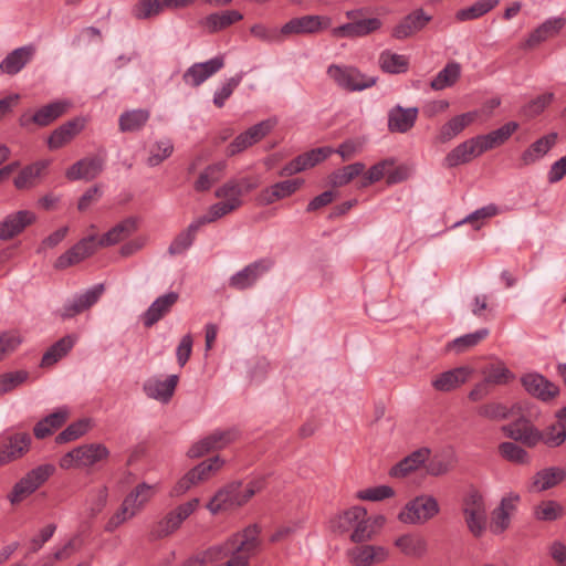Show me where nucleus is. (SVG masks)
Returning a JSON list of instances; mask_svg holds the SVG:
<instances>
[{
  "mask_svg": "<svg viewBox=\"0 0 566 566\" xmlns=\"http://www.w3.org/2000/svg\"><path fill=\"white\" fill-rule=\"evenodd\" d=\"M259 535V526L249 525L223 543L188 559L182 566H249L250 558L255 555L261 544Z\"/></svg>",
  "mask_w": 566,
  "mask_h": 566,
  "instance_id": "f257e3e1",
  "label": "nucleus"
},
{
  "mask_svg": "<svg viewBox=\"0 0 566 566\" xmlns=\"http://www.w3.org/2000/svg\"><path fill=\"white\" fill-rule=\"evenodd\" d=\"M386 518L376 516L367 517V511L363 506H353L345 510L329 520V528L337 534H345L352 531L350 539L354 543H361L371 536L384 525Z\"/></svg>",
  "mask_w": 566,
  "mask_h": 566,
  "instance_id": "f03ea898",
  "label": "nucleus"
},
{
  "mask_svg": "<svg viewBox=\"0 0 566 566\" xmlns=\"http://www.w3.org/2000/svg\"><path fill=\"white\" fill-rule=\"evenodd\" d=\"M263 486L261 480L252 481L244 488L241 482H232L219 490L207 504V509L217 514L245 504Z\"/></svg>",
  "mask_w": 566,
  "mask_h": 566,
  "instance_id": "7ed1b4c3",
  "label": "nucleus"
},
{
  "mask_svg": "<svg viewBox=\"0 0 566 566\" xmlns=\"http://www.w3.org/2000/svg\"><path fill=\"white\" fill-rule=\"evenodd\" d=\"M440 512V506L433 495L420 494L408 501L398 514V520L405 524L423 525Z\"/></svg>",
  "mask_w": 566,
  "mask_h": 566,
  "instance_id": "20e7f679",
  "label": "nucleus"
},
{
  "mask_svg": "<svg viewBox=\"0 0 566 566\" xmlns=\"http://www.w3.org/2000/svg\"><path fill=\"white\" fill-rule=\"evenodd\" d=\"M108 457L109 450L102 443L83 444L64 454L60 460V467L62 469L92 467Z\"/></svg>",
  "mask_w": 566,
  "mask_h": 566,
  "instance_id": "39448f33",
  "label": "nucleus"
},
{
  "mask_svg": "<svg viewBox=\"0 0 566 566\" xmlns=\"http://www.w3.org/2000/svg\"><path fill=\"white\" fill-rule=\"evenodd\" d=\"M327 74L339 87L350 92L363 91L371 87L376 83L375 76L365 75L353 66L332 64L327 69Z\"/></svg>",
  "mask_w": 566,
  "mask_h": 566,
  "instance_id": "423d86ee",
  "label": "nucleus"
},
{
  "mask_svg": "<svg viewBox=\"0 0 566 566\" xmlns=\"http://www.w3.org/2000/svg\"><path fill=\"white\" fill-rule=\"evenodd\" d=\"M198 504L199 500L192 499L170 511L164 518L153 526L150 531V538L160 539L172 534L179 528L181 523L195 512Z\"/></svg>",
  "mask_w": 566,
  "mask_h": 566,
  "instance_id": "0eeeda50",
  "label": "nucleus"
},
{
  "mask_svg": "<svg viewBox=\"0 0 566 566\" xmlns=\"http://www.w3.org/2000/svg\"><path fill=\"white\" fill-rule=\"evenodd\" d=\"M54 472V467L51 464H42L31 470L17 482L9 494V501L17 504L32 494L40 485H42Z\"/></svg>",
  "mask_w": 566,
  "mask_h": 566,
  "instance_id": "6e6552de",
  "label": "nucleus"
},
{
  "mask_svg": "<svg viewBox=\"0 0 566 566\" xmlns=\"http://www.w3.org/2000/svg\"><path fill=\"white\" fill-rule=\"evenodd\" d=\"M104 291V284L99 283L91 286L82 293L75 294L63 304V306L57 311V315L62 319H69L90 310L98 302Z\"/></svg>",
  "mask_w": 566,
  "mask_h": 566,
  "instance_id": "1a4fd4ad",
  "label": "nucleus"
},
{
  "mask_svg": "<svg viewBox=\"0 0 566 566\" xmlns=\"http://www.w3.org/2000/svg\"><path fill=\"white\" fill-rule=\"evenodd\" d=\"M274 262L271 259H260L234 273L229 279V286L238 291H244L255 285V283L269 272Z\"/></svg>",
  "mask_w": 566,
  "mask_h": 566,
  "instance_id": "9d476101",
  "label": "nucleus"
},
{
  "mask_svg": "<svg viewBox=\"0 0 566 566\" xmlns=\"http://www.w3.org/2000/svg\"><path fill=\"white\" fill-rule=\"evenodd\" d=\"M239 436L237 429L216 430L190 447L187 454L189 458H200L206 453L226 448L235 441Z\"/></svg>",
  "mask_w": 566,
  "mask_h": 566,
  "instance_id": "9b49d317",
  "label": "nucleus"
},
{
  "mask_svg": "<svg viewBox=\"0 0 566 566\" xmlns=\"http://www.w3.org/2000/svg\"><path fill=\"white\" fill-rule=\"evenodd\" d=\"M332 25V19L326 15H303L293 18L282 25L284 36L300 34H315Z\"/></svg>",
  "mask_w": 566,
  "mask_h": 566,
  "instance_id": "f8f14e48",
  "label": "nucleus"
},
{
  "mask_svg": "<svg viewBox=\"0 0 566 566\" xmlns=\"http://www.w3.org/2000/svg\"><path fill=\"white\" fill-rule=\"evenodd\" d=\"M501 431L506 438L521 442L527 448L536 447L542 439V431L524 417L503 426Z\"/></svg>",
  "mask_w": 566,
  "mask_h": 566,
  "instance_id": "ddd939ff",
  "label": "nucleus"
},
{
  "mask_svg": "<svg viewBox=\"0 0 566 566\" xmlns=\"http://www.w3.org/2000/svg\"><path fill=\"white\" fill-rule=\"evenodd\" d=\"M274 125L275 122L272 119H265L253 125L234 138V140L227 148V155L234 156L260 142L272 130Z\"/></svg>",
  "mask_w": 566,
  "mask_h": 566,
  "instance_id": "4468645a",
  "label": "nucleus"
},
{
  "mask_svg": "<svg viewBox=\"0 0 566 566\" xmlns=\"http://www.w3.org/2000/svg\"><path fill=\"white\" fill-rule=\"evenodd\" d=\"M30 444L31 436L27 432H17L4 438L0 443V465L22 458L29 451Z\"/></svg>",
  "mask_w": 566,
  "mask_h": 566,
  "instance_id": "2eb2a0df",
  "label": "nucleus"
},
{
  "mask_svg": "<svg viewBox=\"0 0 566 566\" xmlns=\"http://www.w3.org/2000/svg\"><path fill=\"white\" fill-rule=\"evenodd\" d=\"M95 240V235H90L80 240L76 244H74L71 249H69L56 259L54 268L57 270H64L69 266L80 263L84 259L92 255L96 249Z\"/></svg>",
  "mask_w": 566,
  "mask_h": 566,
  "instance_id": "dca6fc26",
  "label": "nucleus"
},
{
  "mask_svg": "<svg viewBox=\"0 0 566 566\" xmlns=\"http://www.w3.org/2000/svg\"><path fill=\"white\" fill-rule=\"evenodd\" d=\"M223 66L224 57L222 55H218L209 61L195 63L184 73L182 78L186 84L197 87L210 76L219 72Z\"/></svg>",
  "mask_w": 566,
  "mask_h": 566,
  "instance_id": "f3484780",
  "label": "nucleus"
},
{
  "mask_svg": "<svg viewBox=\"0 0 566 566\" xmlns=\"http://www.w3.org/2000/svg\"><path fill=\"white\" fill-rule=\"evenodd\" d=\"M483 148L479 137L467 139L454 147L443 159V165L447 168H453L462 164L470 163L473 158L482 155Z\"/></svg>",
  "mask_w": 566,
  "mask_h": 566,
  "instance_id": "a211bd4d",
  "label": "nucleus"
},
{
  "mask_svg": "<svg viewBox=\"0 0 566 566\" xmlns=\"http://www.w3.org/2000/svg\"><path fill=\"white\" fill-rule=\"evenodd\" d=\"M431 20L432 17L427 14L422 9L413 10L400 20L394 28L391 35L399 40L410 38L423 30Z\"/></svg>",
  "mask_w": 566,
  "mask_h": 566,
  "instance_id": "6ab92c4d",
  "label": "nucleus"
},
{
  "mask_svg": "<svg viewBox=\"0 0 566 566\" xmlns=\"http://www.w3.org/2000/svg\"><path fill=\"white\" fill-rule=\"evenodd\" d=\"M178 380L177 375H170L165 380L158 377H150L144 382L143 390L148 398L167 403L174 396Z\"/></svg>",
  "mask_w": 566,
  "mask_h": 566,
  "instance_id": "aec40b11",
  "label": "nucleus"
},
{
  "mask_svg": "<svg viewBox=\"0 0 566 566\" xmlns=\"http://www.w3.org/2000/svg\"><path fill=\"white\" fill-rule=\"evenodd\" d=\"M473 370L470 367L461 366L439 374L432 379L431 385L437 391L448 392L465 384Z\"/></svg>",
  "mask_w": 566,
  "mask_h": 566,
  "instance_id": "412c9836",
  "label": "nucleus"
},
{
  "mask_svg": "<svg viewBox=\"0 0 566 566\" xmlns=\"http://www.w3.org/2000/svg\"><path fill=\"white\" fill-rule=\"evenodd\" d=\"M70 103L66 101H56L39 108L31 117L23 115L20 118L21 126H27L29 123H34L39 126H48L56 118L66 113Z\"/></svg>",
  "mask_w": 566,
  "mask_h": 566,
  "instance_id": "4be33fe9",
  "label": "nucleus"
},
{
  "mask_svg": "<svg viewBox=\"0 0 566 566\" xmlns=\"http://www.w3.org/2000/svg\"><path fill=\"white\" fill-rule=\"evenodd\" d=\"M521 381L528 394L543 401L554 398L559 391L556 385L539 374H526L522 377Z\"/></svg>",
  "mask_w": 566,
  "mask_h": 566,
  "instance_id": "5701e85b",
  "label": "nucleus"
},
{
  "mask_svg": "<svg viewBox=\"0 0 566 566\" xmlns=\"http://www.w3.org/2000/svg\"><path fill=\"white\" fill-rule=\"evenodd\" d=\"M35 220V214L29 210H21L11 213L0 222V239L10 240L21 233Z\"/></svg>",
  "mask_w": 566,
  "mask_h": 566,
  "instance_id": "b1692460",
  "label": "nucleus"
},
{
  "mask_svg": "<svg viewBox=\"0 0 566 566\" xmlns=\"http://www.w3.org/2000/svg\"><path fill=\"white\" fill-rule=\"evenodd\" d=\"M430 455L431 449L428 447H421L412 451L410 454L391 467V476L405 478L409 475L410 473L417 471L419 468L424 467Z\"/></svg>",
  "mask_w": 566,
  "mask_h": 566,
  "instance_id": "393cba45",
  "label": "nucleus"
},
{
  "mask_svg": "<svg viewBox=\"0 0 566 566\" xmlns=\"http://www.w3.org/2000/svg\"><path fill=\"white\" fill-rule=\"evenodd\" d=\"M104 161L99 157H86L73 164L66 170L69 180H93L103 171Z\"/></svg>",
  "mask_w": 566,
  "mask_h": 566,
  "instance_id": "a878e982",
  "label": "nucleus"
},
{
  "mask_svg": "<svg viewBox=\"0 0 566 566\" xmlns=\"http://www.w3.org/2000/svg\"><path fill=\"white\" fill-rule=\"evenodd\" d=\"M381 27V22L377 18H367L345 23L332 30L335 38H356L365 36Z\"/></svg>",
  "mask_w": 566,
  "mask_h": 566,
  "instance_id": "bb28decb",
  "label": "nucleus"
},
{
  "mask_svg": "<svg viewBox=\"0 0 566 566\" xmlns=\"http://www.w3.org/2000/svg\"><path fill=\"white\" fill-rule=\"evenodd\" d=\"M179 298L178 293L169 292L157 297L143 315L144 325L151 327L170 312Z\"/></svg>",
  "mask_w": 566,
  "mask_h": 566,
  "instance_id": "cd10ccee",
  "label": "nucleus"
},
{
  "mask_svg": "<svg viewBox=\"0 0 566 566\" xmlns=\"http://www.w3.org/2000/svg\"><path fill=\"white\" fill-rule=\"evenodd\" d=\"M395 546L407 557L421 559L428 553V542L420 534L407 533L396 538Z\"/></svg>",
  "mask_w": 566,
  "mask_h": 566,
  "instance_id": "c85d7f7f",
  "label": "nucleus"
},
{
  "mask_svg": "<svg viewBox=\"0 0 566 566\" xmlns=\"http://www.w3.org/2000/svg\"><path fill=\"white\" fill-rule=\"evenodd\" d=\"M35 48L24 45L10 52L0 63V70L8 75L19 73L34 56Z\"/></svg>",
  "mask_w": 566,
  "mask_h": 566,
  "instance_id": "c756f323",
  "label": "nucleus"
},
{
  "mask_svg": "<svg viewBox=\"0 0 566 566\" xmlns=\"http://www.w3.org/2000/svg\"><path fill=\"white\" fill-rule=\"evenodd\" d=\"M566 24L562 17L551 18L538 25L525 40V48L533 49L542 42L557 35Z\"/></svg>",
  "mask_w": 566,
  "mask_h": 566,
  "instance_id": "7c9ffc66",
  "label": "nucleus"
},
{
  "mask_svg": "<svg viewBox=\"0 0 566 566\" xmlns=\"http://www.w3.org/2000/svg\"><path fill=\"white\" fill-rule=\"evenodd\" d=\"M566 479V470L560 467H549L537 471L532 478L531 491L544 492L549 490Z\"/></svg>",
  "mask_w": 566,
  "mask_h": 566,
  "instance_id": "2f4dec72",
  "label": "nucleus"
},
{
  "mask_svg": "<svg viewBox=\"0 0 566 566\" xmlns=\"http://www.w3.org/2000/svg\"><path fill=\"white\" fill-rule=\"evenodd\" d=\"M557 133H549L531 144L521 155V165L530 166L543 158L556 144Z\"/></svg>",
  "mask_w": 566,
  "mask_h": 566,
  "instance_id": "473e14b6",
  "label": "nucleus"
},
{
  "mask_svg": "<svg viewBox=\"0 0 566 566\" xmlns=\"http://www.w3.org/2000/svg\"><path fill=\"white\" fill-rule=\"evenodd\" d=\"M520 125L517 122H507L497 129H494L485 135H479V140L483 148V151L496 148L505 144L510 137L518 129Z\"/></svg>",
  "mask_w": 566,
  "mask_h": 566,
  "instance_id": "72a5a7b5",
  "label": "nucleus"
},
{
  "mask_svg": "<svg viewBox=\"0 0 566 566\" xmlns=\"http://www.w3.org/2000/svg\"><path fill=\"white\" fill-rule=\"evenodd\" d=\"M156 494V485L145 482L137 484L124 499L123 503L136 515Z\"/></svg>",
  "mask_w": 566,
  "mask_h": 566,
  "instance_id": "f704fd0d",
  "label": "nucleus"
},
{
  "mask_svg": "<svg viewBox=\"0 0 566 566\" xmlns=\"http://www.w3.org/2000/svg\"><path fill=\"white\" fill-rule=\"evenodd\" d=\"M386 549L380 546H358L348 552L352 563L356 566H371L386 558Z\"/></svg>",
  "mask_w": 566,
  "mask_h": 566,
  "instance_id": "c9c22d12",
  "label": "nucleus"
},
{
  "mask_svg": "<svg viewBox=\"0 0 566 566\" xmlns=\"http://www.w3.org/2000/svg\"><path fill=\"white\" fill-rule=\"evenodd\" d=\"M243 19V15L237 10H226L207 15L201 24L210 32H219Z\"/></svg>",
  "mask_w": 566,
  "mask_h": 566,
  "instance_id": "e433bc0d",
  "label": "nucleus"
},
{
  "mask_svg": "<svg viewBox=\"0 0 566 566\" xmlns=\"http://www.w3.org/2000/svg\"><path fill=\"white\" fill-rule=\"evenodd\" d=\"M302 182L303 181L300 179H289L276 182L262 191L261 200L265 205H271L276 200L286 198L294 193L300 188Z\"/></svg>",
  "mask_w": 566,
  "mask_h": 566,
  "instance_id": "4c0bfd02",
  "label": "nucleus"
},
{
  "mask_svg": "<svg viewBox=\"0 0 566 566\" xmlns=\"http://www.w3.org/2000/svg\"><path fill=\"white\" fill-rule=\"evenodd\" d=\"M83 128V123L80 119H72L59 128L53 130L48 139L50 149H59L66 143H69L75 135H77Z\"/></svg>",
  "mask_w": 566,
  "mask_h": 566,
  "instance_id": "58836bf2",
  "label": "nucleus"
},
{
  "mask_svg": "<svg viewBox=\"0 0 566 566\" xmlns=\"http://www.w3.org/2000/svg\"><path fill=\"white\" fill-rule=\"evenodd\" d=\"M476 118V112H468L452 117L440 129L439 140L446 143L458 136Z\"/></svg>",
  "mask_w": 566,
  "mask_h": 566,
  "instance_id": "ea45409f",
  "label": "nucleus"
},
{
  "mask_svg": "<svg viewBox=\"0 0 566 566\" xmlns=\"http://www.w3.org/2000/svg\"><path fill=\"white\" fill-rule=\"evenodd\" d=\"M137 229V221L135 218H127L122 222L117 223L109 231L102 235L98 241L101 247L114 245L125 238L133 234Z\"/></svg>",
  "mask_w": 566,
  "mask_h": 566,
  "instance_id": "a19ab883",
  "label": "nucleus"
},
{
  "mask_svg": "<svg viewBox=\"0 0 566 566\" xmlns=\"http://www.w3.org/2000/svg\"><path fill=\"white\" fill-rule=\"evenodd\" d=\"M226 168V160H221L206 167L193 184L195 190L198 192L208 191L217 181L222 178Z\"/></svg>",
  "mask_w": 566,
  "mask_h": 566,
  "instance_id": "79ce46f5",
  "label": "nucleus"
},
{
  "mask_svg": "<svg viewBox=\"0 0 566 566\" xmlns=\"http://www.w3.org/2000/svg\"><path fill=\"white\" fill-rule=\"evenodd\" d=\"M417 117V107L403 108L399 105L395 106L391 108V132L407 133L415 126Z\"/></svg>",
  "mask_w": 566,
  "mask_h": 566,
  "instance_id": "37998d69",
  "label": "nucleus"
},
{
  "mask_svg": "<svg viewBox=\"0 0 566 566\" xmlns=\"http://www.w3.org/2000/svg\"><path fill=\"white\" fill-rule=\"evenodd\" d=\"M150 117L147 109H132L124 112L118 119L119 129L123 133L140 130Z\"/></svg>",
  "mask_w": 566,
  "mask_h": 566,
  "instance_id": "c03bdc74",
  "label": "nucleus"
},
{
  "mask_svg": "<svg viewBox=\"0 0 566 566\" xmlns=\"http://www.w3.org/2000/svg\"><path fill=\"white\" fill-rule=\"evenodd\" d=\"M461 75V65L458 62H449L432 78L430 86L434 91H441L454 85Z\"/></svg>",
  "mask_w": 566,
  "mask_h": 566,
  "instance_id": "a18cd8bd",
  "label": "nucleus"
},
{
  "mask_svg": "<svg viewBox=\"0 0 566 566\" xmlns=\"http://www.w3.org/2000/svg\"><path fill=\"white\" fill-rule=\"evenodd\" d=\"M489 334L490 331L488 328H480L473 333L457 337L447 345V349L454 350L457 354L465 353L485 339Z\"/></svg>",
  "mask_w": 566,
  "mask_h": 566,
  "instance_id": "49530a36",
  "label": "nucleus"
},
{
  "mask_svg": "<svg viewBox=\"0 0 566 566\" xmlns=\"http://www.w3.org/2000/svg\"><path fill=\"white\" fill-rule=\"evenodd\" d=\"M564 514V507L557 501H541L533 507V516L539 522H555Z\"/></svg>",
  "mask_w": 566,
  "mask_h": 566,
  "instance_id": "de8ad7c7",
  "label": "nucleus"
},
{
  "mask_svg": "<svg viewBox=\"0 0 566 566\" xmlns=\"http://www.w3.org/2000/svg\"><path fill=\"white\" fill-rule=\"evenodd\" d=\"M76 342V336L66 335L54 343L43 355L42 366L55 364L60 358L65 356Z\"/></svg>",
  "mask_w": 566,
  "mask_h": 566,
  "instance_id": "09e8293b",
  "label": "nucleus"
},
{
  "mask_svg": "<svg viewBox=\"0 0 566 566\" xmlns=\"http://www.w3.org/2000/svg\"><path fill=\"white\" fill-rule=\"evenodd\" d=\"M500 0H478L472 6L460 9L455 13L457 21H470L486 14L493 10Z\"/></svg>",
  "mask_w": 566,
  "mask_h": 566,
  "instance_id": "8fccbe9b",
  "label": "nucleus"
},
{
  "mask_svg": "<svg viewBox=\"0 0 566 566\" xmlns=\"http://www.w3.org/2000/svg\"><path fill=\"white\" fill-rule=\"evenodd\" d=\"M201 228V224L196 220H193L186 230L181 231L169 245L170 254H181L187 249H189L196 238L197 232Z\"/></svg>",
  "mask_w": 566,
  "mask_h": 566,
  "instance_id": "3c124183",
  "label": "nucleus"
},
{
  "mask_svg": "<svg viewBox=\"0 0 566 566\" xmlns=\"http://www.w3.org/2000/svg\"><path fill=\"white\" fill-rule=\"evenodd\" d=\"M499 453L504 460L515 464L526 465L531 463L528 452L512 441L501 442L499 444Z\"/></svg>",
  "mask_w": 566,
  "mask_h": 566,
  "instance_id": "603ef678",
  "label": "nucleus"
},
{
  "mask_svg": "<svg viewBox=\"0 0 566 566\" xmlns=\"http://www.w3.org/2000/svg\"><path fill=\"white\" fill-rule=\"evenodd\" d=\"M45 161H38L24 167L19 175L14 178V186L17 189H29L35 185V180L40 177L41 172L46 168Z\"/></svg>",
  "mask_w": 566,
  "mask_h": 566,
  "instance_id": "864d4df0",
  "label": "nucleus"
},
{
  "mask_svg": "<svg viewBox=\"0 0 566 566\" xmlns=\"http://www.w3.org/2000/svg\"><path fill=\"white\" fill-rule=\"evenodd\" d=\"M364 170L365 165L359 161L344 166L329 175V182L333 187H343L361 175Z\"/></svg>",
  "mask_w": 566,
  "mask_h": 566,
  "instance_id": "5fc2aeb1",
  "label": "nucleus"
},
{
  "mask_svg": "<svg viewBox=\"0 0 566 566\" xmlns=\"http://www.w3.org/2000/svg\"><path fill=\"white\" fill-rule=\"evenodd\" d=\"M239 208V202L234 200L232 201H220L212 206H210L207 214L197 218V221L203 227L205 224L211 223L228 213L237 210Z\"/></svg>",
  "mask_w": 566,
  "mask_h": 566,
  "instance_id": "6e6d98bb",
  "label": "nucleus"
},
{
  "mask_svg": "<svg viewBox=\"0 0 566 566\" xmlns=\"http://www.w3.org/2000/svg\"><path fill=\"white\" fill-rule=\"evenodd\" d=\"M165 8V0H138L132 9V14L138 20H145L159 14Z\"/></svg>",
  "mask_w": 566,
  "mask_h": 566,
  "instance_id": "4d7b16f0",
  "label": "nucleus"
},
{
  "mask_svg": "<svg viewBox=\"0 0 566 566\" xmlns=\"http://www.w3.org/2000/svg\"><path fill=\"white\" fill-rule=\"evenodd\" d=\"M174 151V145L170 139H161L156 142L149 150V157L147 158V165L149 167H156L161 164L165 159L171 156Z\"/></svg>",
  "mask_w": 566,
  "mask_h": 566,
  "instance_id": "13d9d810",
  "label": "nucleus"
},
{
  "mask_svg": "<svg viewBox=\"0 0 566 566\" xmlns=\"http://www.w3.org/2000/svg\"><path fill=\"white\" fill-rule=\"evenodd\" d=\"M483 374L484 379L490 385H505L513 378V374L501 361L488 366Z\"/></svg>",
  "mask_w": 566,
  "mask_h": 566,
  "instance_id": "bf43d9fd",
  "label": "nucleus"
},
{
  "mask_svg": "<svg viewBox=\"0 0 566 566\" xmlns=\"http://www.w3.org/2000/svg\"><path fill=\"white\" fill-rule=\"evenodd\" d=\"M469 532L480 538L486 531V511H468L463 513Z\"/></svg>",
  "mask_w": 566,
  "mask_h": 566,
  "instance_id": "052dcab7",
  "label": "nucleus"
},
{
  "mask_svg": "<svg viewBox=\"0 0 566 566\" xmlns=\"http://www.w3.org/2000/svg\"><path fill=\"white\" fill-rule=\"evenodd\" d=\"M88 429L90 421L87 419H81L71 423L62 432H60L55 438V442L62 444L74 441L84 436Z\"/></svg>",
  "mask_w": 566,
  "mask_h": 566,
  "instance_id": "680f3d73",
  "label": "nucleus"
},
{
  "mask_svg": "<svg viewBox=\"0 0 566 566\" xmlns=\"http://www.w3.org/2000/svg\"><path fill=\"white\" fill-rule=\"evenodd\" d=\"M476 412L480 417L492 421L505 420L511 415V410L500 402H488L481 405Z\"/></svg>",
  "mask_w": 566,
  "mask_h": 566,
  "instance_id": "e2e57ef3",
  "label": "nucleus"
},
{
  "mask_svg": "<svg viewBox=\"0 0 566 566\" xmlns=\"http://www.w3.org/2000/svg\"><path fill=\"white\" fill-rule=\"evenodd\" d=\"M366 145V138L363 136L354 137L343 142L334 153L338 154L343 160H349L357 154H360Z\"/></svg>",
  "mask_w": 566,
  "mask_h": 566,
  "instance_id": "0e129e2a",
  "label": "nucleus"
},
{
  "mask_svg": "<svg viewBox=\"0 0 566 566\" xmlns=\"http://www.w3.org/2000/svg\"><path fill=\"white\" fill-rule=\"evenodd\" d=\"M566 440V428L563 423H554L545 431H542L541 442L549 448L562 446Z\"/></svg>",
  "mask_w": 566,
  "mask_h": 566,
  "instance_id": "69168bd1",
  "label": "nucleus"
},
{
  "mask_svg": "<svg viewBox=\"0 0 566 566\" xmlns=\"http://www.w3.org/2000/svg\"><path fill=\"white\" fill-rule=\"evenodd\" d=\"M252 35L266 43H281L284 40L282 28H268L264 24L258 23L250 28Z\"/></svg>",
  "mask_w": 566,
  "mask_h": 566,
  "instance_id": "338daca9",
  "label": "nucleus"
},
{
  "mask_svg": "<svg viewBox=\"0 0 566 566\" xmlns=\"http://www.w3.org/2000/svg\"><path fill=\"white\" fill-rule=\"evenodd\" d=\"M453 467L451 458L434 454L430 455L429 460L424 464L427 473L431 476H440L447 474Z\"/></svg>",
  "mask_w": 566,
  "mask_h": 566,
  "instance_id": "774afa93",
  "label": "nucleus"
}]
</instances>
